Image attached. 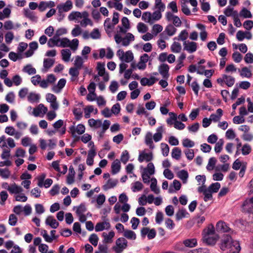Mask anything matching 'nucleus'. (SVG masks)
<instances>
[{"mask_svg":"<svg viewBox=\"0 0 253 253\" xmlns=\"http://www.w3.org/2000/svg\"><path fill=\"white\" fill-rule=\"evenodd\" d=\"M78 18H82V13L79 11H72L68 16L70 21H73Z\"/></svg>","mask_w":253,"mask_h":253,"instance_id":"obj_36","label":"nucleus"},{"mask_svg":"<svg viewBox=\"0 0 253 253\" xmlns=\"http://www.w3.org/2000/svg\"><path fill=\"white\" fill-rule=\"evenodd\" d=\"M220 188V184L218 182L212 183L209 187V190L211 193H216Z\"/></svg>","mask_w":253,"mask_h":253,"instance_id":"obj_39","label":"nucleus"},{"mask_svg":"<svg viewBox=\"0 0 253 253\" xmlns=\"http://www.w3.org/2000/svg\"><path fill=\"white\" fill-rule=\"evenodd\" d=\"M163 127L162 126L158 127L157 129V132L153 136L154 140L155 142L159 141L162 138V132Z\"/></svg>","mask_w":253,"mask_h":253,"instance_id":"obj_28","label":"nucleus"},{"mask_svg":"<svg viewBox=\"0 0 253 253\" xmlns=\"http://www.w3.org/2000/svg\"><path fill=\"white\" fill-rule=\"evenodd\" d=\"M133 59V53L131 51H127L124 52V55H122L121 57H120V59L123 61H125L126 63H129L130 61H131Z\"/></svg>","mask_w":253,"mask_h":253,"instance_id":"obj_15","label":"nucleus"},{"mask_svg":"<svg viewBox=\"0 0 253 253\" xmlns=\"http://www.w3.org/2000/svg\"><path fill=\"white\" fill-rule=\"evenodd\" d=\"M39 99V95L35 93L31 92L28 96V100L31 102H37Z\"/></svg>","mask_w":253,"mask_h":253,"instance_id":"obj_40","label":"nucleus"},{"mask_svg":"<svg viewBox=\"0 0 253 253\" xmlns=\"http://www.w3.org/2000/svg\"><path fill=\"white\" fill-rule=\"evenodd\" d=\"M187 215H189V213L187 212L185 209H180L176 214V219L177 220H180L183 218L187 217Z\"/></svg>","mask_w":253,"mask_h":253,"instance_id":"obj_26","label":"nucleus"},{"mask_svg":"<svg viewBox=\"0 0 253 253\" xmlns=\"http://www.w3.org/2000/svg\"><path fill=\"white\" fill-rule=\"evenodd\" d=\"M217 160L214 157H211L209 160L208 164L206 167L207 169L209 171L212 170L215 167Z\"/></svg>","mask_w":253,"mask_h":253,"instance_id":"obj_31","label":"nucleus"},{"mask_svg":"<svg viewBox=\"0 0 253 253\" xmlns=\"http://www.w3.org/2000/svg\"><path fill=\"white\" fill-rule=\"evenodd\" d=\"M193 91L194 92V93L197 96L198 95L199 90L200 89V86L197 81L193 82L191 84H190Z\"/></svg>","mask_w":253,"mask_h":253,"instance_id":"obj_55","label":"nucleus"},{"mask_svg":"<svg viewBox=\"0 0 253 253\" xmlns=\"http://www.w3.org/2000/svg\"><path fill=\"white\" fill-rule=\"evenodd\" d=\"M110 228V224L109 222L104 221L97 223L95 227L96 232L102 231L105 229H108Z\"/></svg>","mask_w":253,"mask_h":253,"instance_id":"obj_11","label":"nucleus"},{"mask_svg":"<svg viewBox=\"0 0 253 253\" xmlns=\"http://www.w3.org/2000/svg\"><path fill=\"white\" fill-rule=\"evenodd\" d=\"M162 152L164 156H167L169 153V147L168 144L162 143L161 144Z\"/></svg>","mask_w":253,"mask_h":253,"instance_id":"obj_60","label":"nucleus"},{"mask_svg":"<svg viewBox=\"0 0 253 253\" xmlns=\"http://www.w3.org/2000/svg\"><path fill=\"white\" fill-rule=\"evenodd\" d=\"M45 222L46 224L49 225L52 228L55 229L59 226V223L51 216H48Z\"/></svg>","mask_w":253,"mask_h":253,"instance_id":"obj_23","label":"nucleus"},{"mask_svg":"<svg viewBox=\"0 0 253 253\" xmlns=\"http://www.w3.org/2000/svg\"><path fill=\"white\" fill-rule=\"evenodd\" d=\"M73 113L75 116V119L79 121L83 117V111L81 108H74L73 110Z\"/></svg>","mask_w":253,"mask_h":253,"instance_id":"obj_29","label":"nucleus"},{"mask_svg":"<svg viewBox=\"0 0 253 253\" xmlns=\"http://www.w3.org/2000/svg\"><path fill=\"white\" fill-rule=\"evenodd\" d=\"M235 82V78L230 76L227 75V78L225 79V83L229 87L233 86Z\"/></svg>","mask_w":253,"mask_h":253,"instance_id":"obj_50","label":"nucleus"},{"mask_svg":"<svg viewBox=\"0 0 253 253\" xmlns=\"http://www.w3.org/2000/svg\"><path fill=\"white\" fill-rule=\"evenodd\" d=\"M142 19L147 22H152V14L150 12H145L143 13Z\"/></svg>","mask_w":253,"mask_h":253,"instance_id":"obj_58","label":"nucleus"},{"mask_svg":"<svg viewBox=\"0 0 253 253\" xmlns=\"http://www.w3.org/2000/svg\"><path fill=\"white\" fill-rule=\"evenodd\" d=\"M124 236L128 239L135 240L136 238V234L133 231L126 230L124 231Z\"/></svg>","mask_w":253,"mask_h":253,"instance_id":"obj_34","label":"nucleus"},{"mask_svg":"<svg viewBox=\"0 0 253 253\" xmlns=\"http://www.w3.org/2000/svg\"><path fill=\"white\" fill-rule=\"evenodd\" d=\"M137 29L139 32L142 33H146L148 30V27L147 26L142 22H139L137 24Z\"/></svg>","mask_w":253,"mask_h":253,"instance_id":"obj_49","label":"nucleus"},{"mask_svg":"<svg viewBox=\"0 0 253 253\" xmlns=\"http://www.w3.org/2000/svg\"><path fill=\"white\" fill-rule=\"evenodd\" d=\"M22 191V188L21 186H18L15 183L10 185V188L9 189V192L10 194H19Z\"/></svg>","mask_w":253,"mask_h":253,"instance_id":"obj_20","label":"nucleus"},{"mask_svg":"<svg viewBox=\"0 0 253 253\" xmlns=\"http://www.w3.org/2000/svg\"><path fill=\"white\" fill-rule=\"evenodd\" d=\"M143 172H145L149 175H152L155 172V168L152 163H149L147 166V168L144 169Z\"/></svg>","mask_w":253,"mask_h":253,"instance_id":"obj_38","label":"nucleus"},{"mask_svg":"<svg viewBox=\"0 0 253 253\" xmlns=\"http://www.w3.org/2000/svg\"><path fill=\"white\" fill-rule=\"evenodd\" d=\"M134 40V36L130 33H127L126 36L123 38L122 45L125 46H128L130 42Z\"/></svg>","mask_w":253,"mask_h":253,"instance_id":"obj_14","label":"nucleus"},{"mask_svg":"<svg viewBox=\"0 0 253 253\" xmlns=\"http://www.w3.org/2000/svg\"><path fill=\"white\" fill-rule=\"evenodd\" d=\"M73 7L72 2L71 0H67L65 3L58 5L57 8L59 13L67 12Z\"/></svg>","mask_w":253,"mask_h":253,"instance_id":"obj_6","label":"nucleus"},{"mask_svg":"<svg viewBox=\"0 0 253 253\" xmlns=\"http://www.w3.org/2000/svg\"><path fill=\"white\" fill-rule=\"evenodd\" d=\"M232 58L235 62L239 63L242 59V55L241 53L236 51L232 54Z\"/></svg>","mask_w":253,"mask_h":253,"instance_id":"obj_61","label":"nucleus"},{"mask_svg":"<svg viewBox=\"0 0 253 253\" xmlns=\"http://www.w3.org/2000/svg\"><path fill=\"white\" fill-rule=\"evenodd\" d=\"M215 234L214 227L212 224L209 225L208 227L205 229L203 232V236L213 235Z\"/></svg>","mask_w":253,"mask_h":253,"instance_id":"obj_25","label":"nucleus"},{"mask_svg":"<svg viewBox=\"0 0 253 253\" xmlns=\"http://www.w3.org/2000/svg\"><path fill=\"white\" fill-rule=\"evenodd\" d=\"M83 64V60L81 57L77 56L75 59L74 65L75 67L81 69Z\"/></svg>","mask_w":253,"mask_h":253,"instance_id":"obj_54","label":"nucleus"},{"mask_svg":"<svg viewBox=\"0 0 253 253\" xmlns=\"http://www.w3.org/2000/svg\"><path fill=\"white\" fill-rule=\"evenodd\" d=\"M45 176L46 175L44 173H42L38 178V185L39 187H42L43 186H44L45 188H47L50 187L52 184L53 181L50 178L46 179L44 182Z\"/></svg>","mask_w":253,"mask_h":253,"instance_id":"obj_4","label":"nucleus"},{"mask_svg":"<svg viewBox=\"0 0 253 253\" xmlns=\"http://www.w3.org/2000/svg\"><path fill=\"white\" fill-rule=\"evenodd\" d=\"M54 62L55 60L53 59L45 58L43 60V67L47 70L53 65Z\"/></svg>","mask_w":253,"mask_h":253,"instance_id":"obj_33","label":"nucleus"},{"mask_svg":"<svg viewBox=\"0 0 253 253\" xmlns=\"http://www.w3.org/2000/svg\"><path fill=\"white\" fill-rule=\"evenodd\" d=\"M66 81L65 79H61L58 82L57 85H54L52 90L55 93H59L61 91V90L65 86L66 84Z\"/></svg>","mask_w":253,"mask_h":253,"instance_id":"obj_10","label":"nucleus"},{"mask_svg":"<svg viewBox=\"0 0 253 253\" xmlns=\"http://www.w3.org/2000/svg\"><path fill=\"white\" fill-rule=\"evenodd\" d=\"M90 37L93 39H98L101 37V34L98 29H94L90 34Z\"/></svg>","mask_w":253,"mask_h":253,"instance_id":"obj_53","label":"nucleus"},{"mask_svg":"<svg viewBox=\"0 0 253 253\" xmlns=\"http://www.w3.org/2000/svg\"><path fill=\"white\" fill-rule=\"evenodd\" d=\"M157 80H158L154 77H151L149 79L143 78L140 80V83L143 86H151L154 84Z\"/></svg>","mask_w":253,"mask_h":253,"instance_id":"obj_12","label":"nucleus"},{"mask_svg":"<svg viewBox=\"0 0 253 253\" xmlns=\"http://www.w3.org/2000/svg\"><path fill=\"white\" fill-rule=\"evenodd\" d=\"M118 182V180L117 179H109L106 184L103 185V188L104 190H107L108 189L114 188L115 187Z\"/></svg>","mask_w":253,"mask_h":253,"instance_id":"obj_21","label":"nucleus"},{"mask_svg":"<svg viewBox=\"0 0 253 253\" xmlns=\"http://www.w3.org/2000/svg\"><path fill=\"white\" fill-rule=\"evenodd\" d=\"M218 239L219 236L217 234L203 236L202 238L203 242L206 243L207 245L210 246L215 245Z\"/></svg>","mask_w":253,"mask_h":253,"instance_id":"obj_5","label":"nucleus"},{"mask_svg":"<svg viewBox=\"0 0 253 253\" xmlns=\"http://www.w3.org/2000/svg\"><path fill=\"white\" fill-rule=\"evenodd\" d=\"M153 136L152 134L150 132H148L145 137V144L148 146L151 149H153L154 148V145L153 142Z\"/></svg>","mask_w":253,"mask_h":253,"instance_id":"obj_16","label":"nucleus"},{"mask_svg":"<svg viewBox=\"0 0 253 253\" xmlns=\"http://www.w3.org/2000/svg\"><path fill=\"white\" fill-rule=\"evenodd\" d=\"M60 41V38H57L55 36L52 38L49 39L47 42V45L49 47H52L55 46H59V42Z\"/></svg>","mask_w":253,"mask_h":253,"instance_id":"obj_22","label":"nucleus"},{"mask_svg":"<svg viewBox=\"0 0 253 253\" xmlns=\"http://www.w3.org/2000/svg\"><path fill=\"white\" fill-rule=\"evenodd\" d=\"M23 71L27 73L29 75H34L36 73V70L35 68L32 67L30 64L27 65L23 69Z\"/></svg>","mask_w":253,"mask_h":253,"instance_id":"obj_35","label":"nucleus"},{"mask_svg":"<svg viewBox=\"0 0 253 253\" xmlns=\"http://www.w3.org/2000/svg\"><path fill=\"white\" fill-rule=\"evenodd\" d=\"M10 171L7 169H0V175L3 178H8L10 176Z\"/></svg>","mask_w":253,"mask_h":253,"instance_id":"obj_63","label":"nucleus"},{"mask_svg":"<svg viewBox=\"0 0 253 253\" xmlns=\"http://www.w3.org/2000/svg\"><path fill=\"white\" fill-rule=\"evenodd\" d=\"M240 16H242L245 18H252V15L251 12L247 8L244 7L240 12Z\"/></svg>","mask_w":253,"mask_h":253,"instance_id":"obj_41","label":"nucleus"},{"mask_svg":"<svg viewBox=\"0 0 253 253\" xmlns=\"http://www.w3.org/2000/svg\"><path fill=\"white\" fill-rule=\"evenodd\" d=\"M143 188V184L139 181H136L134 183L131 189L133 192L140 191Z\"/></svg>","mask_w":253,"mask_h":253,"instance_id":"obj_51","label":"nucleus"},{"mask_svg":"<svg viewBox=\"0 0 253 253\" xmlns=\"http://www.w3.org/2000/svg\"><path fill=\"white\" fill-rule=\"evenodd\" d=\"M129 159V155L127 150L124 151L121 155V161L124 164H126Z\"/></svg>","mask_w":253,"mask_h":253,"instance_id":"obj_43","label":"nucleus"},{"mask_svg":"<svg viewBox=\"0 0 253 253\" xmlns=\"http://www.w3.org/2000/svg\"><path fill=\"white\" fill-rule=\"evenodd\" d=\"M244 60L247 63H253V54L250 52L247 53Z\"/></svg>","mask_w":253,"mask_h":253,"instance_id":"obj_64","label":"nucleus"},{"mask_svg":"<svg viewBox=\"0 0 253 253\" xmlns=\"http://www.w3.org/2000/svg\"><path fill=\"white\" fill-rule=\"evenodd\" d=\"M112 173L114 174H116L121 169V163L118 159H116L112 163L111 165Z\"/></svg>","mask_w":253,"mask_h":253,"instance_id":"obj_18","label":"nucleus"},{"mask_svg":"<svg viewBox=\"0 0 253 253\" xmlns=\"http://www.w3.org/2000/svg\"><path fill=\"white\" fill-rule=\"evenodd\" d=\"M223 144L224 140L222 139H220L216 143L214 146V151L216 153H219L221 151Z\"/></svg>","mask_w":253,"mask_h":253,"instance_id":"obj_37","label":"nucleus"},{"mask_svg":"<svg viewBox=\"0 0 253 253\" xmlns=\"http://www.w3.org/2000/svg\"><path fill=\"white\" fill-rule=\"evenodd\" d=\"M18 218L14 214H11L9 215L8 219V223L11 226H14L16 224Z\"/></svg>","mask_w":253,"mask_h":253,"instance_id":"obj_56","label":"nucleus"},{"mask_svg":"<svg viewBox=\"0 0 253 253\" xmlns=\"http://www.w3.org/2000/svg\"><path fill=\"white\" fill-rule=\"evenodd\" d=\"M84 117L86 119L89 118L90 116V113L94 111L93 106L92 105L88 106L84 109Z\"/></svg>","mask_w":253,"mask_h":253,"instance_id":"obj_52","label":"nucleus"},{"mask_svg":"<svg viewBox=\"0 0 253 253\" xmlns=\"http://www.w3.org/2000/svg\"><path fill=\"white\" fill-rule=\"evenodd\" d=\"M151 189L156 194H159L160 192L159 189L157 186V180L155 178L152 179V182L150 185Z\"/></svg>","mask_w":253,"mask_h":253,"instance_id":"obj_46","label":"nucleus"},{"mask_svg":"<svg viewBox=\"0 0 253 253\" xmlns=\"http://www.w3.org/2000/svg\"><path fill=\"white\" fill-rule=\"evenodd\" d=\"M88 123L91 127L99 128L102 126V121L100 120H95L94 119H90L88 120Z\"/></svg>","mask_w":253,"mask_h":253,"instance_id":"obj_27","label":"nucleus"},{"mask_svg":"<svg viewBox=\"0 0 253 253\" xmlns=\"http://www.w3.org/2000/svg\"><path fill=\"white\" fill-rule=\"evenodd\" d=\"M177 177L180 179L183 183H186L188 178V173L187 170L182 169L177 172Z\"/></svg>","mask_w":253,"mask_h":253,"instance_id":"obj_17","label":"nucleus"},{"mask_svg":"<svg viewBox=\"0 0 253 253\" xmlns=\"http://www.w3.org/2000/svg\"><path fill=\"white\" fill-rule=\"evenodd\" d=\"M153 159V155L151 153H141L139 154L138 160L139 162L142 163L144 161L148 162L151 161Z\"/></svg>","mask_w":253,"mask_h":253,"instance_id":"obj_13","label":"nucleus"},{"mask_svg":"<svg viewBox=\"0 0 253 253\" xmlns=\"http://www.w3.org/2000/svg\"><path fill=\"white\" fill-rule=\"evenodd\" d=\"M182 144L183 146L186 148L193 147L195 145V143L188 138L184 139Z\"/></svg>","mask_w":253,"mask_h":253,"instance_id":"obj_59","label":"nucleus"},{"mask_svg":"<svg viewBox=\"0 0 253 253\" xmlns=\"http://www.w3.org/2000/svg\"><path fill=\"white\" fill-rule=\"evenodd\" d=\"M82 30L78 25H75V27L72 30L71 34L73 37H77L81 35Z\"/></svg>","mask_w":253,"mask_h":253,"instance_id":"obj_62","label":"nucleus"},{"mask_svg":"<svg viewBox=\"0 0 253 253\" xmlns=\"http://www.w3.org/2000/svg\"><path fill=\"white\" fill-rule=\"evenodd\" d=\"M117 247H113V249L117 252H121L127 246V241L124 238H119L116 241Z\"/></svg>","mask_w":253,"mask_h":253,"instance_id":"obj_2","label":"nucleus"},{"mask_svg":"<svg viewBox=\"0 0 253 253\" xmlns=\"http://www.w3.org/2000/svg\"><path fill=\"white\" fill-rule=\"evenodd\" d=\"M240 75L242 77H245L249 78L252 76L251 71L247 67H243L241 69Z\"/></svg>","mask_w":253,"mask_h":253,"instance_id":"obj_45","label":"nucleus"},{"mask_svg":"<svg viewBox=\"0 0 253 253\" xmlns=\"http://www.w3.org/2000/svg\"><path fill=\"white\" fill-rule=\"evenodd\" d=\"M242 208L244 212L253 214V197L244 202Z\"/></svg>","mask_w":253,"mask_h":253,"instance_id":"obj_3","label":"nucleus"},{"mask_svg":"<svg viewBox=\"0 0 253 253\" xmlns=\"http://www.w3.org/2000/svg\"><path fill=\"white\" fill-rule=\"evenodd\" d=\"M114 236L115 233L113 231L109 232L108 234L105 232H103L102 234V236L104 237L103 242L106 244L112 243V238L114 237Z\"/></svg>","mask_w":253,"mask_h":253,"instance_id":"obj_19","label":"nucleus"},{"mask_svg":"<svg viewBox=\"0 0 253 253\" xmlns=\"http://www.w3.org/2000/svg\"><path fill=\"white\" fill-rule=\"evenodd\" d=\"M98 237L97 235L95 234H92L89 238V242L94 247L97 246L98 242Z\"/></svg>","mask_w":253,"mask_h":253,"instance_id":"obj_42","label":"nucleus"},{"mask_svg":"<svg viewBox=\"0 0 253 253\" xmlns=\"http://www.w3.org/2000/svg\"><path fill=\"white\" fill-rule=\"evenodd\" d=\"M183 244L187 247L193 248L197 246V241L196 238L187 239L183 241Z\"/></svg>","mask_w":253,"mask_h":253,"instance_id":"obj_24","label":"nucleus"},{"mask_svg":"<svg viewBox=\"0 0 253 253\" xmlns=\"http://www.w3.org/2000/svg\"><path fill=\"white\" fill-rule=\"evenodd\" d=\"M61 52L62 56V59L66 62L69 61L71 55L70 50L68 49H62Z\"/></svg>","mask_w":253,"mask_h":253,"instance_id":"obj_30","label":"nucleus"},{"mask_svg":"<svg viewBox=\"0 0 253 253\" xmlns=\"http://www.w3.org/2000/svg\"><path fill=\"white\" fill-rule=\"evenodd\" d=\"M233 231L230 234H224L220 240L219 247L223 251H227L229 253H239L241 250L240 244L238 241L233 239Z\"/></svg>","mask_w":253,"mask_h":253,"instance_id":"obj_1","label":"nucleus"},{"mask_svg":"<svg viewBox=\"0 0 253 253\" xmlns=\"http://www.w3.org/2000/svg\"><path fill=\"white\" fill-rule=\"evenodd\" d=\"M251 147L248 144H245L241 149L242 153L243 155H247L249 154L251 152Z\"/></svg>","mask_w":253,"mask_h":253,"instance_id":"obj_44","label":"nucleus"},{"mask_svg":"<svg viewBox=\"0 0 253 253\" xmlns=\"http://www.w3.org/2000/svg\"><path fill=\"white\" fill-rule=\"evenodd\" d=\"M169 66L168 65L163 63L159 67V72L164 79H168L169 77Z\"/></svg>","mask_w":253,"mask_h":253,"instance_id":"obj_8","label":"nucleus"},{"mask_svg":"<svg viewBox=\"0 0 253 253\" xmlns=\"http://www.w3.org/2000/svg\"><path fill=\"white\" fill-rule=\"evenodd\" d=\"M184 153L187 159L190 161L192 160L194 157V152L193 149H186L184 151Z\"/></svg>","mask_w":253,"mask_h":253,"instance_id":"obj_57","label":"nucleus"},{"mask_svg":"<svg viewBox=\"0 0 253 253\" xmlns=\"http://www.w3.org/2000/svg\"><path fill=\"white\" fill-rule=\"evenodd\" d=\"M70 43V41L67 38H64L60 39L59 42V47H69Z\"/></svg>","mask_w":253,"mask_h":253,"instance_id":"obj_47","label":"nucleus"},{"mask_svg":"<svg viewBox=\"0 0 253 253\" xmlns=\"http://www.w3.org/2000/svg\"><path fill=\"white\" fill-rule=\"evenodd\" d=\"M177 115L175 114V128L182 130L185 127V125L182 122L177 120Z\"/></svg>","mask_w":253,"mask_h":253,"instance_id":"obj_48","label":"nucleus"},{"mask_svg":"<svg viewBox=\"0 0 253 253\" xmlns=\"http://www.w3.org/2000/svg\"><path fill=\"white\" fill-rule=\"evenodd\" d=\"M216 230L221 232H229L231 230L227 224L222 221H218L216 225Z\"/></svg>","mask_w":253,"mask_h":253,"instance_id":"obj_9","label":"nucleus"},{"mask_svg":"<svg viewBox=\"0 0 253 253\" xmlns=\"http://www.w3.org/2000/svg\"><path fill=\"white\" fill-rule=\"evenodd\" d=\"M184 49L187 50L189 53H193L196 51L197 49V44L194 42H186L183 43Z\"/></svg>","mask_w":253,"mask_h":253,"instance_id":"obj_7","label":"nucleus"},{"mask_svg":"<svg viewBox=\"0 0 253 253\" xmlns=\"http://www.w3.org/2000/svg\"><path fill=\"white\" fill-rule=\"evenodd\" d=\"M96 69L98 71V75L99 76H102L105 73V63L98 62L97 63Z\"/></svg>","mask_w":253,"mask_h":253,"instance_id":"obj_32","label":"nucleus"}]
</instances>
